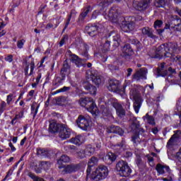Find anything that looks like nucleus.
Returning <instances> with one entry per match:
<instances>
[{
  "instance_id": "nucleus-63",
  "label": "nucleus",
  "mask_w": 181,
  "mask_h": 181,
  "mask_svg": "<svg viewBox=\"0 0 181 181\" xmlns=\"http://www.w3.org/2000/svg\"><path fill=\"white\" fill-rule=\"evenodd\" d=\"M28 176L29 177H31V179H33L34 181L36 180V177H37V176H36L35 174L32 173H29Z\"/></svg>"
},
{
  "instance_id": "nucleus-49",
  "label": "nucleus",
  "mask_w": 181,
  "mask_h": 181,
  "mask_svg": "<svg viewBox=\"0 0 181 181\" xmlns=\"http://www.w3.org/2000/svg\"><path fill=\"white\" fill-rule=\"evenodd\" d=\"M101 112L103 117H108L110 115V110L105 107H101Z\"/></svg>"
},
{
  "instance_id": "nucleus-22",
  "label": "nucleus",
  "mask_w": 181,
  "mask_h": 181,
  "mask_svg": "<svg viewBox=\"0 0 181 181\" xmlns=\"http://www.w3.org/2000/svg\"><path fill=\"white\" fill-rule=\"evenodd\" d=\"M141 33L145 37H150L151 39H156V35L153 34V30L148 27L141 28Z\"/></svg>"
},
{
  "instance_id": "nucleus-38",
  "label": "nucleus",
  "mask_w": 181,
  "mask_h": 181,
  "mask_svg": "<svg viewBox=\"0 0 181 181\" xmlns=\"http://www.w3.org/2000/svg\"><path fill=\"white\" fill-rule=\"evenodd\" d=\"M70 162V157L66 155H63L60 157V158L57 160V163L59 165H63V163H68Z\"/></svg>"
},
{
  "instance_id": "nucleus-13",
  "label": "nucleus",
  "mask_w": 181,
  "mask_h": 181,
  "mask_svg": "<svg viewBox=\"0 0 181 181\" xmlns=\"http://www.w3.org/2000/svg\"><path fill=\"white\" fill-rule=\"evenodd\" d=\"M89 77L90 78H91L93 84L98 86L103 83V77H101V76L98 74V72L97 71H91L89 74Z\"/></svg>"
},
{
  "instance_id": "nucleus-37",
  "label": "nucleus",
  "mask_w": 181,
  "mask_h": 181,
  "mask_svg": "<svg viewBox=\"0 0 181 181\" xmlns=\"http://www.w3.org/2000/svg\"><path fill=\"white\" fill-rule=\"evenodd\" d=\"M85 152V155L86 156H91L94 154L95 149L91 146V145H88L86 146V148L83 150Z\"/></svg>"
},
{
  "instance_id": "nucleus-59",
  "label": "nucleus",
  "mask_w": 181,
  "mask_h": 181,
  "mask_svg": "<svg viewBox=\"0 0 181 181\" xmlns=\"http://www.w3.org/2000/svg\"><path fill=\"white\" fill-rule=\"evenodd\" d=\"M66 40H67V37L64 36L62 38L61 41L59 42V47H62V46L66 43Z\"/></svg>"
},
{
  "instance_id": "nucleus-53",
  "label": "nucleus",
  "mask_w": 181,
  "mask_h": 181,
  "mask_svg": "<svg viewBox=\"0 0 181 181\" xmlns=\"http://www.w3.org/2000/svg\"><path fill=\"white\" fill-rule=\"evenodd\" d=\"M156 6L158 8H162L165 5V0H156Z\"/></svg>"
},
{
  "instance_id": "nucleus-12",
  "label": "nucleus",
  "mask_w": 181,
  "mask_h": 181,
  "mask_svg": "<svg viewBox=\"0 0 181 181\" xmlns=\"http://www.w3.org/2000/svg\"><path fill=\"white\" fill-rule=\"evenodd\" d=\"M112 107L116 110L117 115L119 118L125 117V110L122 107V105L118 103V101H113L111 103Z\"/></svg>"
},
{
  "instance_id": "nucleus-39",
  "label": "nucleus",
  "mask_w": 181,
  "mask_h": 181,
  "mask_svg": "<svg viewBox=\"0 0 181 181\" xmlns=\"http://www.w3.org/2000/svg\"><path fill=\"white\" fill-rule=\"evenodd\" d=\"M50 162L49 161H40V168L45 169V170H49V168H50Z\"/></svg>"
},
{
  "instance_id": "nucleus-25",
  "label": "nucleus",
  "mask_w": 181,
  "mask_h": 181,
  "mask_svg": "<svg viewBox=\"0 0 181 181\" xmlns=\"http://www.w3.org/2000/svg\"><path fill=\"white\" fill-rule=\"evenodd\" d=\"M85 30L87 32L89 36H91L93 37L95 36V35H97L98 27H97L96 25L93 26V25H88L85 28Z\"/></svg>"
},
{
  "instance_id": "nucleus-52",
  "label": "nucleus",
  "mask_w": 181,
  "mask_h": 181,
  "mask_svg": "<svg viewBox=\"0 0 181 181\" xmlns=\"http://www.w3.org/2000/svg\"><path fill=\"white\" fill-rule=\"evenodd\" d=\"M163 24V21L160 20H157L154 22V28L156 29L157 28H160L162 25Z\"/></svg>"
},
{
  "instance_id": "nucleus-56",
  "label": "nucleus",
  "mask_w": 181,
  "mask_h": 181,
  "mask_svg": "<svg viewBox=\"0 0 181 181\" xmlns=\"http://www.w3.org/2000/svg\"><path fill=\"white\" fill-rule=\"evenodd\" d=\"M12 100H13V94H9L8 95H7V104L8 105H11V103H12Z\"/></svg>"
},
{
  "instance_id": "nucleus-10",
  "label": "nucleus",
  "mask_w": 181,
  "mask_h": 181,
  "mask_svg": "<svg viewBox=\"0 0 181 181\" xmlns=\"http://www.w3.org/2000/svg\"><path fill=\"white\" fill-rule=\"evenodd\" d=\"M71 135V129H70L66 124H62L59 129V136L61 139H67Z\"/></svg>"
},
{
  "instance_id": "nucleus-64",
  "label": "nucleus",
  "mask_w": 181,
  "mask_h": 181,
  "mask_svg": "<svg viewBox=\"0 0 181 181\" xmlns=\"http://www.w3.org/2000/svg\"><path fill=\"white\" fill-rule=\"evenodd\" d=\"M90 8H91V6H89L86 7L85 9H83V12L85 13V14L86 16L88 15Z\"/></svg>"
},
{
  "instance_id": "nucleus-28",
  "label": "nucleus",
  "mask_w": 181,
  "mask_h": 181,
  "mask_svg": "<svg viewBox=\"0 0 181 181\" xmlns=\"http://www.w3.org/2000/svg\"><path fill=\"white\" fill-rule=\"evenodd\" d=\"M83 87L85 89L87 90V91L90 93V94H93V95H95L97 93V88L95 86L91 85V83L88 82H86L83 84Z\"/></svg>"
},
{
  "instance_id": "nucleus-9",
  "label": "nucleus",
  "mask_w": 181,
  "mask_h": 181,
  "mask_svg": "<svg viewBox=\"0 0 181 181\" xmlns=\"http://www.w3.org/2000/svg\"><path fill=\"white\" fill-rule=\"evenodd\" d=\"M146 74H148V69L141 68L140 70L136 71V73L133 75V80L134 81L146 80Z\"/></svg>"
},
{
  "instance_id": "nucleus-51",
  "label": "nucleus",
  "mask_w": 181,
  "mask_h": 181,
  "mask_svg": "<svg viewBox=\"0 0 181 181\" xmlns=\"http://www.w3.org/2000/svg\"><path fill=\"white\" fill-rule=\"evenodd\" d=\"M84 46V49L85 51L81 53L82 56H84V57H86V59H85V60H87V59H88V46L87 45V44L83 45Z\"/></svg>"
},
{
  "instance_id": "nucleus-1",
  "label": "nucleus",
  "mask_w": 181,
  "mask_h": 181,
  "mask_svg": "<svg viewBox=\"0 0 181 181\" xmlns=\"http://www.w3.org/2000/svg\"><path fill=\"white\" fill-rule=\"evenodd\" d=\"M112 2H114V0H97L99 13L103 15L105 19L110 21L113 23H118V8L112 7L110 11L107 12V6L112 4Z\"/></svg>"
},
{
  "instance_id": "nucleus-61",
  "label": "nucleus",
  "mask_w": 181,
  "mask_h": 181,
  "mask_svg": "<svg viewBox=\"0 0 181 181\" xmlns=\"http://www.w3.org/2000/svg\"><path fill=\"white\" fill-rule=\"evenodd\" d=\"M33 70H35V62L33 61L31 62L30 63V76H32L33 73Z\"/></svg>"
},
{
  "instance_id": "nucleus-40",
  "label": "nucleus",
  "mask_w": 181,
  "mask_h": 181,
  "mask_svg": "<svg viewBox=\"0 0 181 181\" xmlns=\"http://www.w3.org/2000/svg\"><path fill=\"white\" fill-rule=\"evenodd\" d=\"M76 156L78 159H84V158H87L84 150H78Z\"/></svg>"
},
{
  "instance_id": "nucleus-54",
  "label": "nucleus",
  "mask_w": 181,
  "mask_h": 181,
  "mask_svg": "<svg viewBox=\"0 0 181 181\" xmlns=\"http://www.w3.org/2000/svg\"><path fill=\"white\" fill-rule=\"evenodd\" d=\"M4 60L6 62H8V63H12V62H13V55L12 54L8 55L4 58Z\"/></svg>"
},
{
  "instance_id": "nucleus-26",
  "label": "nucleus",
  "mask_w": 181,
  "mask_h": 181,
  "mask_svg": "<svg viewBox=\"0 0 181 181\" xmlns=\"http://www.w3.org/2000/svg\"><path fill=\"white\" fill-rule=\"evenodd\" d=\"M109 37L112 39L113 42H115L114 45L115 47H118V46H119L121 38L119 34L115 33V31H112L109 35Z\"/></svg>"
},
{
  "instance_id": "nucleus-5",
  "label": "nucleus",
  "mask_w": 181,
  "mask_h": 181,
  "mask_svg": "<svg viewBox=\"0 0 181 181\" xmlns=\"http://www.w3.org/2000/svg\"><path fill=\"white\" fill-rule=\"evenodd\" d=\"M116 170H117L120 176L124 177H128V176L132 173V170L129 165H128V163L124 160H119L116 164Z\"/></svg>"
},
{
  "instance_id": "nucleus-6",
  "label": "nucleus",
  "mask_w": 181,
  "mask_h": 181,
  "mask_svg": "<svg viewBox=\"0 0 181 181\" xmlns=\"http://www.w3.org/2000/svg\"><path fill=\"white\" fill-rule=\"evenodd\" d=\"M76 124L81 129L88 131L90 129V125H91V118L88 115H81L76 119Z\"/></svg>"
},
{
  "instance_id": "nucleus-60",
  "label": "nucleus",
  "mask_w": 181,
  "mask_h": 181,
  "mask_svg": "<svg viewBox=\"0 0 181 181\" xmlns=\"http://www.w3.org/2000/svg\"><path fill=\"white\" fill-rule=\"evenodd\" d=\"M6 107V103H5L4 101L1 102L0 112H4Z\"/></svg>"
},
{
  "instance_id": "nucleus-16",
  "label": "nucleus",
  "mask_w": 181,
  "mask_h": 181,
  "mask_svg": "<svg viewBox=\"0 0 181 181\" xmlns=\"http://www.w3.org/2000/svg\"><path fill=\"white\" fill-rule=\"evenodd\" d=\"M180 130L174 131V134L170 137L167 143V148H172V146H173L177 142V140L180 138Z\"/></svg>"
},
{
  "instance_id": "nucleus-58",
  "label": "nucleus",
  "mask_w": 181,
  "mask_h": 181,
  "mask_svg": "<svg viewBox=\"0 0 181 181\" xmlns=\"http://www.w3.org/2000/svg\"><path fill=\"white\" fill-rule=\"evenodd\" d=\"M86 16H87V15L83 11L78 17V21L83 22L84 19H86Z\"/></svg>"
},
{
  "instance_id": "nucleus-34",
  "label": "nucleus",
  "mask_w": 181,
  "mask_h": 181,
  "mask_svg": "<svg viewBox=\"0 0 181 181\" xmlns=\"http://www.w3.org/2000/svg\"><path fill=\"white\" fill-rule=\"evenodd\" d=\"M117 159V156L114 154L113 153H108L105 156V160L106 162H108V163H112Z\"/></svg>"
},
{
  "instance_id": "nucleus-7",
  "label": "nucleus",
  "mask_w": 181,
  "mask_h": 181,
  "mask_svg": "<svg viewBox=\"0 0 181 181\" xmlns=\"http://www.w3.org/2000/svg\"><path fill=\"white\" fill-rule=\"evenodd\" d=\"M131 93L134 101L133 107L135 110V112L138 114V112H139V109L142 105V103H144V99H142L141 93H139V91H138L137 90L134 89Z\"/></svg>"
},
{
  "instance_id": "nucleus-44",
  "label": "nucleus",
  "mask_w": 181,
  "mask_h": 181,
  "mask_svg": "<svg viewBox=\"0 0 181 181\" xmlns=\"http://www.w3.org/2000/svg\"><path fill=\"white\" fill-rule=\"evenodd\" d=\"M98 162V158L97 157H91L89 160L88 165L89 166H94V165H97V163Z\"/></svg>"
},
{
  "instance_id": "nucleus-42",
  "label": "nucleus",
  "mask_w": 181,
  "mask_h": 181,
  "mask_svg": "<svg viewBox=\"0 0 181 181\" xmlns=\"http://www.w3.org/2000/svg\"><path fill=\"white\" fill-rule=\"evenodd\" d=\"M170 62H173V63H175V62H176V63H178V64L180 66H181V57L179 56V55L171 56L170 57Z\"/></svg>"
},
{
  "instance_id": "nucleus-31",
  "label": "nucleus",
  "mask_w": 181,
  "mask_h": 181,
  "mask_svg": "<svg viewBox=\"0 0 181 181\" xmlns=\"http://www.w3.org/2000/svg\"><path fill=\"white\" fill-rule=\"evenodd\" d=\"M64 148L66 152H70V153H72L73 155H75V156L77 155L78 148H77L76 146L68 145V146H64Z\"/></svg>"
},
{
  "instance_id": "nucleus-62",
  "label": "nucleus",
  "mask_w": 181,
  "mask_h": 181,
  "mask_svg": "<svg viewBox=\"0 0 181 181\" xmlns=\"http://www.w3.org/2000/svg\"><path fill=\"white\" fill-rule=\"evenodd\" d=\"M93 166H90L89 165H88V168L86 170V173H87V177H88V175H90L91 173V170Z\"/></svg>"
},
{
  "instance_id": "nucleus-57",
  "label": "nucleus",
  "mask_w": 181,
  "mask_h": 181,
  "mask_svg": "<svg viewBox=\"0 0 181 181\" xmlns=\"http://www.w3.org/2000/svg\"><path fill=\"white\" fill-rule=\"evenodd\" d=\"M25 44V40H21L17 42V47L18 49H22L23 47V45Z\"/></svg>"
},
{
  "instance_id": "nucleus-18",
  "label": "nucleus",
  "mask_w": 181,
  "mask_h": 181,
  "mask_svg": "<svg viewBox=\"0 0 181 181\" xmlns=\"http://www.w3.org/2000/svg\"><path fill=\"white\" fill-rule=\"evenodd\" d=\"M107 132H108V134H117L118 135L122 136L124 132L121 127H119V126L112 124L107 128Z\"/></svg>"
},
{
  "instance_id": "nucleus-19",
  "label": "nucleus",
  "mask_w": 181,
  "mask_h": 181,
  "mask_svg": "<svg viewBox=\"0 0 181 181\" xmlns=\"http://www.w3.org/2000/svg\"><path fill=\"white\" fill-rule=\"evenodd\" d=\"M70 60L72 63H74L77 67H81V66H84V63L87 62V59H81L76 54L70 55Z\"/></svg>"
},
{
  "instance_id": "nucleus-27",
  "label": "nucleus",
  "mask_w": 181,
  "mask_h": 181,
  "mask_svg": "<svg viewBox=\"0 0 181 181\" xmlns=\"http://www.w3.org/2000/svg\"><path fill=\"white\" fill-rule=\"evenodd\" d=\"M156 73L157 77H165L168 75V71L165 70V62H163L160 66L157 68Z\"/></svg>"
},
{
  "instance_id": "nucleus-21",
  "label": "nucleus",
  "mask_w": 181,
  "mask_h": 181,
  "mask_svg": "<svg viewBox=\"0 0 181 181\" xmlns=\"http://www.w3.org/2000/svg\"><path fill=\"white\" fill-rule=\"evenodd\" d=\"M62 124H57L54 120L49 121V126L48 131L51 134H56L61 129Z\"/></svg>"
},
{
  "instance_id": "nucleus-29",
  "label": "nucleus",
  "mask_w": 181,
  "mask_h": 181,
  "mask_svg": "<svg viewBox=\"0 0 181 181\" xmlns=\"http://www.w3.org/2000/svg\"><path fill=\"white\" fill-rule=\"evenodd\" d=\"M69 71H70V65H69V62H67V60H65L63 63L60 75L62 77H66V74H67Z\"/></svg>"
},
{
  "instance_id": "nucleus-43",
  "label": "nucleus",
  "mask_w": 181,
  "mask_h": 181,
  "mask_svg": "<svg viewBox=\"0 0 181 181\" xmlns=\"http://www.w3.org/2000/svg\"><path fill=\"white\" fill-rule=\"evenodd\" d=\"M55 101L57 105H62L66 101V98L64 96H59L55 98Z\"/></svg>"
},
{
  "instance_id": "nucleus-11",
  "label": "nucleus",
  "mask_w": 181,
  "mask_h": 181,
  "mask_svg": "<svg viewBox=\"0 0 181 181\" xmlns=\"http://www.w3.org/2000/svg\"><path fill=\"white\" fill-rule=\"evenodd\" d=\"M109 91H113L114 93H118L121 90V85L119 81L117 79H110L109 81V86H107Z\"/></svg>"
},
{
  "instance_id": "nucleus-3",
  "label": "nucleus",
  "mask_w": 181,
  "mask_h": 181,
  "mask_svg": "<svg viewBox=\"0 0 181 181\" xmlns=\"http://www.w3.org/2000/svg\"><path fill=\"white\" fill-rule=\"evenodd\" d=\"M110 171L108 168L104 165H100L90 175V180L100 181L105 179L108 176Z\"/></svg>"
},
{
  "instance_id": "nucleus-15",
  "label": "nucleus",
  "mask_w": 181,
  "mask_h": 181,
  "mask_svg": "<svg viewBox=\"0 0 181 181\" xmlns=\"http://www.w3.org/2000/svg\"><path fill=\"white\" fill-rule=\"evenodd\" d=\"M150 0H141L133 4L134 8L137 11H145L149 6Z\"/></svg>"
},
{
  "instance_id": "nucleus-45",
  "label": "nucleus",
  "mask_w": 181,
  "mask_h": 181,
  "mask_svg": "<svg viewBox=\"0 0 181 181\" xmlns=\"http://www.w3.org/2000/svg\"><path fill=\"white\" fill-rule=\"evenodd\" d=\"M110 41L106 40L105 42L102 46L103 52H108V50H110Z\"/></svg>"
},
{
  "instance_id": "nucleus-8",
  "label": "nucleus",
  "mask_w": 181,
  "mask_h": 181,
  "mask_svg": "<svg viewBox=\"0 0 181 181\" xmlns=\"http://www.w3.org/2000/svg\"><path fill=\"white\" fill-rule=\"evenodd\" d=\"M169 50L166 48V44H163L158 46L156 49V54L154 59H166V57H170V52H168Z\"/></svg>"
},
{
  "instance_id": "nucleus-35",
  "label": "nucleus",
  "mask_w": 181,
  "mask_h": 181,
  "mask_svg": "<svg viewBox=\"0 0 181 181\" xmlns=\"http://www.w3.org/2000/svg\"><path fill=\"white\" fill-rule=\"evenodd\" d=\"M40 105H37L35 102H34L31 105V114L33 115V118L36 117L37 114V111L39 110Z\"/></svg>"
},
{
  "instance_id": "nucleus-23",
  "label": "nucleus",
  "mask_w": 181,
  "mask_h": 181,
  "mask_svg": "<svg viewBox=\"0 0 181 181\" xmlns=\"http://www.w3.org/2000/svg\"><path fill=\"white\" fill-rule=\"evenodd\" d=\"M86 108H87L88 111L91 112V114H97V105H95V103H94V100L93 98H89Z\"/></svg>"
},
{
  "instance_id": "nucleus-4",
  "label": "nucleus",
  "mask_w": 181,
  "mask_h": 181,
  "mask_svg": "<svg viewBox=\"0 0 181 181\" xmlns=\"http://www.w3.org/2000/svg\"><path fill=\"white\" fill-rule=\"evenodd\" d=\"M164 29H173L175 32H181V18L177 15H170Z\"/></svg>"
},
{
  "instance_id": "nucleus-36",
  "label": "nucleus",
  "mask_w": 181,
  "mask_h": 181,
  "mask_svg": "<svg viewBox=\"0 0 181 181\" xmlns=\"http://www.w3.org/2000/svg\"><path fill=\"white\" fill-rule=\"evenodd\" d=\"M71 142L75 145H81V144H83V137L81 135H78L72 138Z\"/></svg>"
},
{
  "instance_id": "nucleus-30",
  "label": "nucleus",
  "mask_w": 181,
  "mask_h": 181,
  "mask_svg": "<svg viewBox=\"0 0 181 181\" xmlns=\"http://www.w3.org/2000/svg\"><path fill=\"white\" fill-rule=\"evenodd\" d=\"M165 46H166V49H169L168 50V53H170V57H169L170 60V57H172V56H175V55H173L172 54L173 53V52H176L177 45L176 44L169 42L168 44H165Z\"/></svg>"
},
{
  "instance_id": "nucleus-20",
  "label": "nucleus",
  "mask_w": 181,
  "mask_h": 181,
  "mask_svg": "<svg viewBox=\"0 0 181 181\" xmlns=\"http://www.w3.org/2000/svg\"><path fill=\"white\" fill-rule=\"evenodd\" d=\"M81 168V165L80 164H71L66 165L64 170L65 171V173H73V172H77V170H80Z\"/></svg>"
},
{
  "instance_id": "nucleus-33",
  "label": "nucleus",
  "mask_w": 181,
  "mask_h": 181,
  "mask_svg": "<svg viewBox=\"0 0 181 181\" xmlns=\"http://www.w3.org/2000/svg\"><path fill=\"white\" fill-rule=\"evenodd\" d=\"M143 119L146 121L150 125H155V118L153 116L149 115L148 113L146 114V115L143 117Z\"/></svg>"
},
{
  "instance_id": "nucleus-48",
  "label": "nucleus",
  "mask_w": 181,
  "mask_h": 181,
  "mask_svg": "<svg viewBox=\"0 0 181 181\" xmlns=\"http://www.w3.org/2000/svg\"><path fill=\"white\" fill-rule=\"evenodd\" d=\"M64 78H66V77H63L62 76H61L60 77H57L55 79L56 83H53V86H59V84H62L63 83V80H64Z\"/></svg>"
},
{
  "instance_id": "nucleus-14",
  "label": "nucleus",
  "mask_w": 181,
  "mask_h": 181,
  "mask_svg": "<svg viewBox=\"0 0 181 181\" xmlns=\"http://www.w3.org/2000/svg\"><path fill=\"white\" fill-rule=\"evenodd\" d=\"M132 54H134V51L132 50L131 45L129 44L124 45V46L122 48L120 56L124 57V59H129Z\"/></svg>"
},
{
  "instance_id": "nucleus-55",
  "label": "nucleus",
  "mask_w": 181,
  "mask_h": 181,
  "mask_svg": "<svg viewBox=\"0 0 181 181\" xmlns=\"http://www.w3.org/2000/svg\"><path fill=\"white\" fill-rule=\"evenodd\" d=\"M107 67L109 70H111V71H114V70H118V66L117 65H114L112 64H108Z\"/></svg>"
},
{
  "instance_id": "nucleus-32",
  "label": "nucleus",
  "mask_w": 181,
  "mask_h": 181,
  "mask_svg": "<svg viewBox=\"0 0 181 181\" xmlns=\"http://www.w3.org/2000/svg\"><path fill=\"white\" fill-rule=\"evenodd\" d=\"M37 155L40 158H46V156H49V151L45 148H37Z\"/></svg>"
},
{
  "instance_id": "nucleus-50",
  "label": "nucleus",
  "mask_w": 181,
  "mask_h": 181,
  "mask_svg": "<svg viewBox=\"0 0 181 181\" xmlns=\"http://www.w3.org/2000/svg\"><path fill=\"white\" fill-rule=\"evenodd\" d=\"M71 87L64 86L62 88L59 89L54 92V94H59V93H66V91H69Z\"/></svg>"
},
{
  "instance_id": "nucleus-47",
  "label": "nucleus",
  "mask_w": 181,
  "mask_h": 181,
  "mask_svg": "<svg viewBox=\"0 0 181 181\" xmlns=\"http://www.w3.org/2000/svg\"><path fill=\"white\" fill-rule=\"evenodd\" d=\"M89 100H90V98H81V105L86 108L88 104Z\"/></svg>"
},
{
  "instance_id": "nucleus-17",
  "label": "nucleus",
  "mask_w": 181,
  "mask_h": 181,
  "mask_svg": "<svg viewBox=\"0 0 181 181\" xmlns=\"http://www.w3.org/2000/svg\"><path fill=\"white\" fill-rule=\"evenodd\" d=\"M121 28L123 32H132L135 29V23L134 21H123Z\"/></svg>"
},
{
  "instance_id": "nucleus-46",
  "label": "nucleus",
  "mask_w": 181,
  "mask_h": 181,
  "mask_svg": "<svg viewBox=\"0 0 181 181\" xmlns=\"http://www.w3.org/2000/svg\"><path fill=\"white\" fill-rule=\"evenodd\" d=\"M176 108L179 115V118L181 121V100L180 99L178 100V101L177 102Z\"/></svg>"
},
{
  "instance_id": "nucleus-41",
  "label": "nucleus",
  "mask_w": 181,
  "mask_h": 181,
  "mask_svg": "<svg viewBox=\"0 0 181 181\" xmlns=\"http://www.w3.org/2000/svg\"><path fill=\"white\" fill-rule=\"evenodd\" d=\"M74 15V12H73V11H71V13L68 16V18L66 21L65 26L63 29V32H64L66 30V29H67V27L69 26V25H70V21H71V16H73Z\"/></svg>"
},
{
  "instance_id": "nucleus-24",
  "label": "nucleus",
  "mask_w": 181,
  "mask_h": 181,
  "mask_svg": "<svg viewBox=\"0 0 181 181\" xmlns=\"http://www.w3.org/2000/svg\"><path fill=\"white\" fill-rule=\"evenodd\" d=\"M156 170L159 175H164V173H170V168L168 165H163L162 164H157Z\"/></svg>"
},
{
  "instance_id": "nucleus-2",
  "label": "nucleus",
  "mask_w": 181,
  "mask_h": 181,
  "mask_svg": "<svg viewBox=\"0 0 181 181\" xmlns=\"http://www.w3.org/2000/svg\"><path fill=\"white\" fill-rule=\"evenodd\" d=\"M130 128L134 135L132 136V141L134 144H138L139 142V134H144L145 130L141 128V124H139V121L136 117H133L129 119Z\"/></svg>"
}]
</instances>
